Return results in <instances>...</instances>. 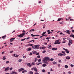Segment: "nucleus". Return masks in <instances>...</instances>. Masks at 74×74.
<instances>
[{
    "label": "nucleus",
    "mask_w": 74,
    "mask_h": 74,
    "mask_svg": "<svg viewBox=\"0 0 74 74\" xmlns=\"http://www.w3.org/2000/svg\"><path fill=\"white\" fill-rule=\"evenodd\" d=\"M37 58H40V56H37Z\"/></svg>",
    "instance_id": "5fc2aeb1"
},
{
    "label": "nucleus",
    "mask_w": 74,
    "mask_h": 74,
    "mask_svg": "<svg viewBox=\"0 0 74 74\" xmlns=\"http://www.w3.org/2000/svg\"><path fill=\"white\" fill-rule=\"evenodd\" d=\"M9 62H10V61H6V63L7 64V63H9Z\"/></svg>",
    "instance_id": "8fccbe9b"
},
{
    "label": "nucleus",
    "mask_w": 74,
    "mask_h": 74,
    "mask_svg": "<svg viewBox=\"0 0 74 74\" xmlns=\"http://www.w3.org/2000/svg\"><path fill=\"white\" fill-rule=\"evenodd\" d=\"M35 74H39V73L38 72L35 73Z\"/></svg>",
    "instance_id": "338daca9"
},
{
    "label": "nucleus",
    "mask_w": 74,
    "mask_h": 74,
    "mask_svg": "<svg viewBox=\"0 0 74 74\" xmlns=\"http://www.w3.org/2000/svg\"><path fill=\"white\" fill-rule=\"evenodd\" d=\"M71 72L70 71H69V72H68V73L69 74H71Z\"/></svg>",
    "instance_id": "774afa93"
},
{
    "label": "nucleus",
    "mask_w": 74,
    "mask_h": 74,
    "mask_svg": "<svg viewBox=\"0 0 74 74\" xmlns=\"http://www.w3.org/2000/svg\"><path fill=\"white\" fill-rule=\"evenodd\" d=\"M42 72H43V73H45V70L43 69L42 70Z\"/></svg>",
    "instance_id": "37998d69"
},
{
    "label": "nucleus",
    "mask_w": 74,
    "mask_h": 74,
    "mask_svg": "<svg viewBox=\"0 0 74 74\" xmlns=\"http://www.w3.org/2000/svg\"><path fill=\"white\" fill-rule=\"evenodd\" d=\"M52 32H48L47 33L48 34H52Z\"/></svg>",
    "instance_id": "6e6d98bb"
},
{
    "label": "nucleus",
    "mask_w": 74,
    "mask_h": 74,
    "mask_svg": "<svg viewBox=\"0 0 74 74\" xmlns=\"http://www.w3.org/2000/svg\"><path fill=\"white\" fill-rule=\"evenodd\" d=\"M29 55H30V56H31V55H32V52H31L30 54H29Z\"/></svg>",
    "instance_id": "49530a36"
},
{
    "label": "nucleus",
    "mask_w": 74,
    "mask_h": 74,
    "mask_svg": "<svg viewBox=\"0 0 74 74\" xmlns=\"http://www.w3.org/2000/svg\"><path fill=\"white\" fill-rule=\"evenodd\" d=\"M38 60V59L37 58H35V60H34V62H36Z\"/></svg>",
    "instance_id": "c85d7f7f"
},
{
    "label": "nucleus",
    "mask_w": 74,
    "mask_h": 74,
    "mask_svg": "<svg viewBox=\"0 0 74 74\" xmlns=\"http://www.w3.org/2000/svg\"><path fill=\"white\" fill-rule=\"evenodd\" d=\"M58 66L59 67H60V64H58Z\"/></svg>",
    "instance_id": "de8ad7c7"
},
{
    "label": "nucleus",
    "mask_w": 74,
    "mask_h": 74,
    "mask_svg": "<svg viewBox=\"0 0 74 74\" xmlns=\"http://www.w3.org/2000/svg\"><path fill=\"white\" fill-rule=\"evenodd\" d=\"M42 62H38L36 63L37 65H39L40 64H42Z\"/></svg>",
    "instance_id": "5701e85b"
},
{
    "label": "nucleus",
    "mask_w": 74,
    "mask_h": 74,
    "mask_svg": "<svg viewBox=\"0 0 74 74\" xmlns=\"http://www.w3.org/2000/svg\"><path fill=\"white\" fill-rule=\"evenodd\" d=\"M26 40V38H24V39L21 40V41H24Z\"/></svg>",
    "instance_id": "79ce46f5"
},
{
    "label": "nucleus",
    "mask_w": 74,
    "mask_h": 74,
    "mask_svg": "<svg viewBox=\"0 0 74 74\" xmlns=\"http://www.w3.org/2000/svg\"><path fill=\"white\" fill-rule=\"evenodd\" d=\"M27 51H31V50H32V48H29L27 49Z\"/></svg>",
    "instance_id": "aec40b11"
},
{
    "label": "nucleus",
    "mask_w": 74,
    "mask_h": 74,
    "mask_svg": "<svg viewBox=\"0 0 74 74\" xmlns=\"http://www.w3.org/2000/svg\"><path fill=\"white\" fill-rule=\"evenodd\" d=\"M58 56H63V54L62 53H60L58 54Z\"/></svg>",
    "instance_id": "a878e982"
},
{
    "label": "nucleus",
    "mask_w": 74,
    "mask_h": 74,
    "mask_svg": "<svg viewBox=\"0 0 74 74\" xmlns=\"http://www.w3.org/2000/svg\"><path fill=\"white\" fill-rule=\"evenodd\" d=\"M23 32V33H22V34H20V35H17V37H20L21 38H22V37H24L25 36V33L26 32V31L23 30L22 31Z\"/></svg>",
    "instance_id": "f257e3e1"
},
{
    "label": "nucleus",
    "mask_w": 74,
    "mask_h": 74,
    "mask_svg": "<svg viewBox=\"0 0 74 74\" xmlns=\"http://www.w3.org/2000/svg\"><path fill=\"white\" fill-rule=\"evenodd\" d=\"M46 36V35H42V36H40V38H42V37H43L44 36Z\"/></svg>",
    "instance_id": "a19ab883"
},
{
    "label": "nucleus",
    "mask_w": 74,
    "mask_h": 74,
    "mask_svg": "<svg viewBox=\"0 0 74 74\" xmlns=\"http://www.w3.org/2000/svg\"><path fill=\"white\" fill-rule=\"evenodd\" d=\"M31 70H34L36 72H37V68L35 67H33V68H32L31 69Z\"/></svg>",
    "instance_id": "20e7f679"
},
{
    "label": "nucleus",
    "mask_w": 74,
    "mask_h": 74,
    "mask_svg": "<svg viewBox=\"0 0 74 74\" xmlns=\"http://www.w3.org/2000/svg\"><path fill=\"white\" fill-rule=\"evenodd\" d=\"M47 66V64H43L42 65V66L43 67H45Z\"/></svg>",
    "instance_id": "412c9836"
},
{
    "label": "nucleus",
    "mask_w": 74,
    "mask_h": 74,
    "mask_svg": "<svg viewBox=\"0 0 74 74\" xmlns=\"http://www.w3.org/2000/svg\"><path fill=\"white\" fill-rule=\"evenodd\" d=\"M5 37H6V36L5 35L2 37V38H3V39L5 38Z\"/></svg>",
    "instance_id": "c756f323"
},
{
    "label": "nucleus",
    "mask_w": 74,
    "mask_h": 74,
    "mask_svg": "<svg viewBox=\"0 0 74 74\" xmlns=\"http://www.w3.org/2000/svg\"><path fill=\"white\" fill-rule=\"evenodd\" d=\"M69 43L71 44H72L73 43V40H70L69 41Z\"/></svg>",
    "instance_id": "2eb2a0df"
},
{
    "label": "nucleus",
    "mask_w": 74,
    "mask_h": 74,
    "mask_svg": "<svg viewBox=\"0 0 74 74\" xmlns=\"http://www.w3.org/2000/svg\"><path fill=\"white\" fill-rule=\"evenodd\" d=\"M51 38V37H48L46 38V40H48V39H50Z\"/></svg>",
    "instance_id": "f704fd0d"
},
{
    "label": "nucleus",
    "mask_w": 74,
    "mask_h": 74,
    "mask_svg": "<svg viewBox=\"0 0 74 74\" xmlns=\"http://www.w3.org/2000/svg\"><path fill=\"white\" fill-rule=\"evenodd\" d=\"M27 66H29V67H30L32 66V63L30 62L27 64Z\"/></svg>",
    "instance_id": "423d86ee"
},
{
    "label": "nucleus",
    "mask_w": 74,
    "mask_h": 74,
    "mask_svg": "<svg viewBox=\"0 0 74 74\" xmlns=\"http://www.w3.org/2000/svg\"><path fill=\"white\" fill-rule=\"evenodd\" d=\"M66 42V40H63L62 41V43L63 44H64V43H65Z\"/></svg>",
    "instance_id": "e433bc0d"
},
{
    "label": "nucleus",
    "mask_w": 74,
    "mask_h": 74,
    "mask_svg": "<svg viewBox=\"0 0 74 74\" xmlns=\"http://www.w3.org/2000/svg\"><path fill=\"white\" fill-rule=\"evenodd\" d=\"M66 32V33H68V34H70V33L71 32L69 30H67V32Z\"/></svg>",
    "instance_id": "4be33fe9"
},
{
    "label": "nucleus",
    "mask_w": 74,
    "mask_h": 74,
    "mask_svg": "<svg viewBox=\"0 0 74 74\" xmlns=\"http://www.w3.org/2000/svg\"><path fill=\"white\" fill-rule=\"evenodd\" d=\"M72 33H74V30L72 29L71 30Z\"/></svg>",
    "instance_id": "864d4df0"
},
{
    "label": "nucleus",
    "mask_w": 74,
    "mask_h": 74,
    "mask_svg": "<svg viewBox=\"0 0 74 74\" xmlns=\"http://www.w3.org/2000/svg\"><path fill=\"white\" fill-rule=\"evenodd\" d=\"M47 32H48V33H49V32H50V30H48L47 31Z\"/></svg>",
    "instance_id": "052dcab7"
},
{
    "label": "nucleus",
    "mask_w": 74,
    "mask_h": 74,
    "mask_svg": "<svg viewBox=\"0 0 74 74\" xmlns=\"http://www.w3.org/2000/svg\"><path fill=\"white\" fill-rule=\"evenodd\" d=\"M48 47H51V45H48Z\"/></svg>",
    "instance_id": "0e129e2a"
},
{
    "label": "nucleus",
    "mask_w": 74,
    "mask_h": 74,
    "mask_svg": "<svg viewBox=\"0 0 74 74\" xmlns=\"http://www.w3.org/2000/svg\"><path fill=\"white\" fill-rule=\"evenodd\" d=\"M43 62H44V63L45 64H49V63H48L46 61H44Z\"/></svg>",
    "instance_id": "dca6fc26"
},
{
    "label": "nucleus",
    "mask_w": 74,
    "mask_h": 74,
    "mask_svg": "<svg viewBox=\"0 0 74 74\" xmlns=\"http://www.w3.org/2000/svg\"><path fill=\"white\" fill-rule=\"evenodd\" d=\"M6 57L5 56H3L2 58V59H3V60H5L6 59Z\"/></svg>",
    "instance_id": "393cba45"
},
{
    "label": "nucleus",
    "mask_w": 74,
    "mask_h": 74,
    "mask_svg": "<svg viewBox=\"0 0 74 74\" xmlns=\"http://www.w3.org/2000/svg\"><path fill=\"white\" fill-rule=\"evenodd\" d=\"M71 19V17H69L68 18V20H69V19Z\"/></svg>",
    "instance_id": "4d7b16f0"
},
{
    "label": "nucleus",
    "mask_w": 74,
    "mask_h": 74,
    "mask_svg": "<svg viewBox=\"0 0 74 74\" xmlns=\"http://www.w3.org/2000/svg\"><path fill=\"white\" fill-rule=\"evenodd\" d=\"M29 74H33V72L32 71H30L28 73Z\"/></svg>",
    "instance_id": "a211bd4d"
},
{
    "label": "nucleus",
    "mask_w": 74,
    "mask_h": 74,
    "mask_svg": "<svg viewBox=\"0 0 74 74\" xmlns=\"http://www.w3.org/2000/svg\"><path fill=\"white\" fill-rule=\"evenodd\" d=\"M35 64H36V63H35V62H33L32 63V65H35Z\"/></svg>",
    "instance_id": "2f4dec72"
},
{
    "label": "nucleus",
    "mask_w": 74,
    "mask_h": 74,
    "mask_svg": "<svg viewBox=\"0 0 74 74\" xmlns=\"http://www.w3.org/2000/svg\"><path fill=\"white\" fill-rule=\"evenodd\" d=\"M46 52V51L45 50H44L42 51V53H45Z\"/></svg>",
    "instance_id": "a18cd8bd"
},
{
    "label": "nucleus",
    "mask_w": 74,
    "mask_h": 74,
    "mask_svg": "<svg viewBox=\"0 0 74 74\" xmlns=\"http://www.w3.org/2000/svg\"><path fill=\"white\" fill-rule=\"evenodd\" d=\"M22 73H25V72H24V71H22Z\"/></svg>",
    "instance_id": "e2e57ef3"
},
{
    "label": "nucleus",
    "mask_w": 74,
    "mask_h": 74,
    "mask_svg": "<svg viewBox=\"0 0 74 74\" xmlns=\"http://www.w3.org/2000/svg\"><path fill=\"white\" fill-rule=\"evenodd\" d=\"M46 48V47H40V49H44Z\"/></svg>",
    "instance_id": "ddd939ff"
},
{
    "label": "nucleus",
    "mask_w": 74,
    "mask_h": 74,
    "mask_svg": "<svg viewBox=\"0 0 74 74\" xmlns=\"http://www.w3.org/2000/svg\"><path fill=\"white\" fill-rule=\"evenodd\" d=\"M71 44V43H68V45H69V46H70V45H71V44Z\"/></svg>",
    "instance_id": "680f3d73"
},
{
    "label": "nucleus",
    "mask_w": 74,
    "mask_h": 74,
    "mask_svg": "<svg viewBox=\"0 0 74 74\" xmlns=\"http://www.w3.org/2000/svg\"><path fill=\"white\" fill-rule=\"evenodd\" d=\"M9 70H10V67H8L5 68V71H8Z\"/></svg>",
    "instance_id": "6e6552de"
},
{
    "label": "nucleus",
    "mask_w": 74,
    "mask_h": 74,
    "mask_svg": "<svg viewBox=\"0 0 74 74\" xmlns=\"http://www.w3.org/2000/svg\"><path fill=\"white\" fill-rule=\"evenodd\" d=\"M52 63H53V64H57V63L55 61L53 62Z\"/></svg>",
    "instance_id": "c9c22d12"
},
{
    "label": "nucleus",
    "mask_w": 74,
    "mask_h": 74,
    "mask_svg": "<svg viewBox=\"0 0 74 74\" xmlns=\"http://www.w3.org/2000/svg\"><path fill=\"white\" fill-rule=\"evenodd\" d=\"M12 74H17V73L15 72V71H13L12 72Z\"/></svg>",
    "instance_id": "bb28decb"
},
{
    "label": "nucleus",
    "mask_w": 74,
    "mask_h": 74,
    "mask_svg": "<svg viewBox=\"0 0 74 74\" xmlns=\"http://www.w3.org/2000/svg\"><path fill=\"white\" fill-rule=\"evenodd\" d=\"M62 18H58L57 21H61V20H62Z\"/></svg>",
    "instance_id": "b1692460"
},
{
    "label": "nucleus",
    "mask_w": 74,
    "mask_h": 74,
    "mask_svg": "<svg viewBox=\"0 0 74 74\" xmlns=\"http://www.w3.org/2000/svg\"><path fill=\"white\" fill-rule=\"evenodd\" d=\"M43 61H47L49 62L50 61V58L48 57H45L42 60Z\"/></svg>",
    "instance_id": "f03ea898"
},
{
    "label": "nucleus",
    "mask_w": 74,
    "mask_h": 74,
    "mask_svg": "<svg viewBox=\"0 0 74 74\" xmlns=\"http://www.w3.org/2000/svg\"><path fill=\"white\" fill-rule=\"evenodd\" d=\"M22 61V59H20L18 60V62H21Z\"/></svg>",
    "instance_id": "c03bdc74"
},
{
    "label": "nucleus",
    "mask_w": 74,
    "mask_h": 74,
    "mask_svg": "<svg viewBox=\"0 0 74 74\" xmlns=\"http://www.w3.org/2000/svg\"><path fill=\"white\" fill-rule=\"evenodd\" d=\"M32 53L33 54H35V53H37V51H32Z\"/></svg>",
    "instance_id": "4468645a"
},
{
    "label": "nucleus",
    "mask_w": 74,
    "mask_h": 74,
    "mask_svg": "<svg viewBox=\"0 0 74 74\" xmlns=\"http://www.w3.org/2000/svg\"><path fill=\"white\" fill-rule=\"evenodd\" d=\"M53 60H54V59L53 58H51L50 59V61H51V62H52V61H53Z\"/></svg>",
    "instance_id": "58836bf2"
},
{
    "label": "nucleus",
    "mask_w": 74,
    "mask_h": 74,
    "mask_svg": "<svg viewBox=\"0 0 74 74\" xmlns=\"http://www.w3.org/2000/svg\"><path fill=\"white\" fill-rule=\"evenodd\" d=\"M4 52H2V55H3V54H4Z\"/></svg>",
    "instance_id": "69168bd1"
},
{
    "label": "nucleus",
    "mask_w": 74,
    "mask_h": 74,
    "mask_svg": "<svg viewBox=\"0 0 74 74\" xmlns=\"http://www.w3.org/2000/svg\"><path fill=\"white\" fill-rule=\"evenodd\" d=\"M29 38H30V37L27 38L26 40H28V39H29Z\"/></svg>",
    "instance_id": "13d9d810"
},
{
    "label": "nucleus",
    "mask_w": 74,
    "mask_h": 74,
    "mask_svg": "<svg viewBox=\"0 0 74 74\" xmlns=\"http://www.w3.org/2000/svg\"><path fill=\"white\" fill-rule=\"evenodd\" d=\"M25 70V69L24 68H21L19 69L18 70L19 72H21V71H22V70Z\"/></svg>",
    "instance_id": "1a4fd4ad"
},
{
    "label": "nucleus",
    "mask_w": 74,
    "mask_h": 74,
    "mask_svg": "<svg viewBox=\"0 0 74 74\" xmlns=\"http://www.w3.org/2000/svg\"><path fill=\"white\" fill-rule=\"evenodd\" d=\"M40 54V53H36V55H38Z\"/></svg>",
    "instance_id": "603ef678"
},
{
    "label": "nucleus",
    "mask_w": 74,
    "mask_h": 74,
    "mask_svg": "<svg viewBox=\"0 0 74 74\" xmlns=\"http://www.w3.org/2000/svg\"><path fill=\"white\" fill-rule=\"evenodd\" d=\"M32 48L34 49H39V47H32Z\"/></svg>",
    "instance_id": "0eeeda50"
},
{
    "label": "nucleus",
    "mask_w": 74,
    "mask_h": 74,
    "mask_svg": "<svg viewBox=\"0 0 74 74\" xmlns=\"http://www.w3.org/2000/svg\"><path fill=\"white\" fill-rule=\"evenodd\" d=\"M64 67L66 69H67L68 68V66L67 65H65L64 66Z\"/></svg>",
    "instance_id": "7c9ffc66"
},
{
    "label": "nucleus",
    "mask_w": 74,
    "mask_h": 74,
    "mask_svg": "<svg viewBox=\"0 0 74 74\" xmlns=\"http://www.w3.org/2000/svg\"><path fill=\"white\" fill-rule=\"evenodd\" d=\"M66 59H68L69 60V59H70V57L69 56H67L66 57Z\"/></svg>",
    "instance_id": "f3484780"
},
{
    "label": "nucleus",
    "mask_w": 74,
    "mask_h": 74,
    "mask_svg": "<svg viewBox=\"0 0 74 74\" xmlns=\"http://www.w3.org/2000/svg\"><path fill=\"white\" fill-rule=\"evenodd\" d=\"M15 38H12L10 39V41L11 42H12V41H14V40H15Z\"/></svg>",
    "instance_id": "f8f14e48"
},
{
    "label": "nucleus",
    "mask_w": 74,
    "mask_h": 74,
    "mask_svg": "<svg viewBox=\"0 0 74 74\" xmlns=\"http://www.w3.org/2000/svg\"><path fill=\"white\" fill-rule=\"evenodd\" d=\"M46 33H47V32H44L42 34V35H44V34H45Z\"/></svg>",
    "instance_id": "473e14b6"
},
{
    "label": "nucleus",
    "mask_w": 74,
    "mask_h": 74,
    "mask_svg": "<svg viewBox=\"0 0 74 74\" xmlns=\"http://www.w3.org/2000/svg\"><path fill=\"white\" fill-rule=\"evenodd\" d=\"M60 42L59 40H58L55 41L54 44H60Z\"/></svg>",
    "instance_id": "7ed1b4c3"
},
{
    "label": "nucleus",
    "mask_w": 74,
    "mask_h": 74,
    "mask_svg": "<svg viewBox=\"0 0 74 74\" xmlns=\"http://www.w3.org/2000/svg\"><path fill=\"white\" fill-rule=\"evenodd\" d=\"M32 47H40V45H37L33 46Z\"/></svg>",
    "instance_id": "4c0bfd02"
},
{
    "label": "nucleus",
    "mask_w": 74,
    "mask_h": 74,
    "mask_svg": "<svg viewBox=\"0 0 74 74\" xmlns=\"http://www.w3.org/2000/svg\"><path fill=\"white\" fill-rule=\"evenodd\" d=\"M63 49L65 51V52L66 53H69V52H69V50H68V49H66L64 48H63Z\"/></svg>",
    "instance_id": "39448f33"
},
{
    "label": "nucleus",
    "mask_w": 74,
    "mask_h": 74,
    "mask_svg": "<svg viewBox=\"0 0 74 74\" xmlns=\"http://www.w3.org/2000/svg\"><path fill=\"white\" fill-rule=\"evenodd\" d=\"M31 36L32 37H36V36H40V35H35L33 34H31Z\"/></svg>",
    "instance_id": "9d476101"
},
{
    "label": "nucleus",
    "mask_w": 74,
    "mask_h": 74,
    "mask_svg": "<svg viewBox=\"0 0 74 74\" xmlns=\"http://www.w3.org/2000/svg\"><path fill=\"white\" fill-rule=\"evenodd\" d=\"M52 49V50H53V51H55L57 50V48H53Z\"/></svg>",
    "instance_id": "6ab92c4d"
},
{
    "label": "nucleus",
    "mask_w": 74,
    "mask_h": 74,
    "mask_svg": "<svg viewBox=\"0 0 74 74\" xmlns=\"http://www.w3.org/2000/svg\"><path fill=\"white\" fill-rule=\"evenodd\" d=\"M58 62L59 63H61V62H62V60H59Z\"/></svg>",
    "instance_id": "09e8293b"
},
{
    "label": "nucleus",
    "mask_w": 74,
    "mask_h": 74,
    "mask_svg": "<svg viewBox=\"0 0 74 74\" xmlns=\"http://www.w3.org/2000/svg\"><path fill=\"white\" fill-rule=\"evenodd\" d=\"M23 58L24 59H25V58H26V57L25 56H24L23 57Z\"/></svg>",
    "instance_id": "bf43d9fd"
},
{
    "label": "nucleus",
    "mask_w": 74,
    "mask_h": 74,
    "mask_svg": "<svg viewBox=\"0 0 74 74\" xmlns=\"http://www.w3.org/2000/svg\"><path fill=\"white\" fill-rule=\"evenodd\" d=\"M38 62H40L41 61V59H39L38 60Z\"/></svg>",
    "instance_id": "ea45409f"
},
{
    "label": "nucleus",
    "mask_w": 74,
    "mask_h": 74,
    "mask_svg": "<svg viewBox=\"0 0 74 74\" xmlns=\"http://www.w3.org/2000/svg\"><path fill=\"white\" fill-rule=\"evenodd\" d=\"M35 30V29H32L29 31V32H34V31Z\"/></svg>",
    "instance_id": "cd10ccee"
},
{
    "label": "nucleus",
    "mask_w": 74,
    "mask_h": 74,
    "mask_svg": "<svg viewBox=\"0 0 74 74\" xmlns=\"http://www.w3.org/2000/svg\"><path fill=\"white\" fill-rule=\"evenodd\" d=\"M62 53H64L63 56H66V53L65 52V51H62Z\"/></svg>",
    "instance_id": "9b49d317"
},
{
    "label": "nucleus",
    "mask_w": 74,
    "mask_h": 74,
    "mask_svg": "<svg viewBox=\"0 0 74 74\" xmlns=\"http://www.w3.org/2000/svg\"><path fill=\"white\" fill-rule=\"evenodd\" d=\"M71 67H74V65L73 64H71Z\"/></svg>",
    "instance_id": "3c124183"
},
{
    "label": "nucleus",
    "mask_w": 74,
    "mask_h": 74,
    "mask_svg": "<svg viewBox=\"0 0 74 74\" xmlns=\"http://www.w3.org/2000/svg\"><path fill=\"white\" fill-rule=\"evenodd\" d=\"M28 47H29L30 46H31V47L33 46V44H28Z\"/></svg>",
    "instance_id": "72a5a7b5"
}]
</instances>
